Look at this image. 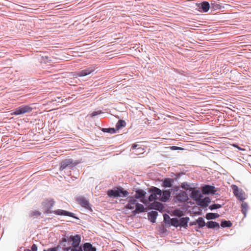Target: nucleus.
Returning <instances> with one entry per match:
<instances>
[{"instance_id": "nucleus-4", "label": "nucleus", "mask_w": 251, "mask_h": 251, "mask_svg": "<svg viewBox=\"0 0 251 251\" xmlns=\"http://www.w3.org/2000/svg\"><path fill=\"white\" fill-rule=\"evenodd\" d=\"M76 201L82 207L90 211H92L91 205L86 198L80 196L76 198Z\"/></svg>"}, {"instance_id": "nucleus-46", "label": "nucleus", "mask_w": 251, "mask_h": 251, "mask_svg": "<svg viewBox=\"0 0 251 251\" xmlns=\"http://www.w3.org/2000/svg\"><path fill=\"white\" fill-rule=\"evenodd\" d=\"M197 223V221L196 222H194L191 223L190 225H191V226H192V225H196Z\"/></svg>"}, {"instance_id": "nucleus-19", "label": "nucleus", "mask_w": 251, "mask_h": 251, "mask_svg": "<svg viewBox=\"0 0 251 251\" xmlns=\"http://www.w3.org/2000/svg\"><path fill=\"white\" fill-rule=\"evenodd\" d=\"M144 211V205L137 202L135 206V209L132 211V214L135 215L136 214L143 212Z\"/></svg>"}, {"instance_id": "nucleus-20", "label": "nucleus", "mask_w": 251, "mask_h": 251, "mask_svg": "<svg viewBox=\"0 0 251 251\" xmlns=\"http://www.w3.org/2000/svg\"><path fill=\"white\" fill-rule=\"evenodd\" d=\"M148 215L149 220L152 223H155L158 215V212L155 211H152L150 212H149Z\"/></svg>"}, {"instance_id": "nucleus-42", "label": "nucleus", "mask_w": 251, "mask_h": 251, "mask_svg": "<svg viewBox=\"0 0 251 251\" xmlns=\"http://www.w3.org/2000/svg\"><path fill=\"white\" fill-rule=\"evenodd\" d=\"M31 251H37V247L36 246V245L35 244H33L31 246Z\"/></svg>"}, {"instance_id": "nucleus-48", "label": "nucleus", "mask_w": 251, "mask_h": 251, "mask_svg": "<svg viewBox=\"0 0 251 251\" xmlns=\"http://www.w3.org/2000/svg\"><path fill=\"white\" fill-rule=\"evenodd\" d=\"M70 249H71V248H68L66 249V251H68Z\"/></svg>"}, {"instance_id": "nucleus-11", "label": "nucleus", "mask_w": 251, "mask_h": 251, "mask_svg": "<svg viewBox=\"0 0 251 251\" xmlns=\"http://www.w3.org/2000/svg\"><path fill=\"white\" fill-rule=\"evenodd\" d=\"M54 203V201L52 199H46L42 202V205L44 208L51 209Z\"/></svg>"}, {"instance_id": "nucleus-6", "label": "nucleus", "mask_w": 251, "mask_h": 251, "mask_svg": "<svg viewBox=\"0 0 251 251\" xmlns=\"http://www.w3.org/2000/svg\"><path fill=\"white\" fill-rule=\"evenodd\" d=\"M96 66L95 65H92L89 67L86 68L77 73V75L79 77L86 76L93 72L96 70Z\"/></svg>"}, {"instance_id": "nucleus-17", "label": "nucleus", "mask_w": 251, "mask_h": 251, "mask_svg": "<svg viewBox=\"0 0 251 251\" xmlns=\"http://www.w3.org/2000/svg\"><path fill=\"white\" fill-rule=\"evenodd\" d=\"M135 192V194L133 196L135 199L144 198L146 194V192L142 189H136Z\"/></svg>"}, {"instance_id": "nucleus-25", "label": "nucleus", "mask_w": 251, "mask_h": 251, "mask_svg": "<svg viewBox=\"0 0 251 251\" xmlns=\"http://www.w3.org/2000/svg\"><path fill=\"white\" fill-rule=\"evenodd\" d=\"M177 199L178 201H185L188 199V197L186 193L185 192L180 193L177 195Z\"/></svg>"}, {"instance_id": "nucleus-14", "label": "nucleus", "mask_w": 251, "mask_h": 251, "mask_svg": "<svg viewBox=\"0 0 251 251\" xmlns=\"http://www.w3.org/2000/svg\"><path fill=\"white\" fill-rule=\"evenodd\" d=\"M233 193L234 195L240 200L243 201L245 199V198L243 196V194L242 191H240L238 189V187L234 185L233 187Z\"/></svg>"}, {"instance_id": "nucleus-5", "label": "nucleus", "mask_w": 251, "mask_h": 251, "mask_svg": "<svg viewBox=\"0 0 251 251\" xmlns=\"http://www.w3.org/2000/svg\"><path fill=\"white\" fill-rule=\"evenodd\" d=\"M76 165L75 163L73 162V160L72 159H68L63 160L61 163V166L60 167V170L62 171L68 167L69 169H72Z\"/></svg>"}, {"instance_id": "nucleus-10", "label": "nucleus", "mask_w": 251, "mask_h": 251, "mask_svg": "<svg viewBox=\"0 0 251 251\" xmlns=\"http://www.w3.org/2000/svg\"><path fill=\"white\" fill-rule=\"evenodd\" d=\"M149 192L153 193V195L155 196L156 199L160 200V198L162 195V191L160 189L156 187L152 186L149 188Z\"/></svg>"}, {"instance_id": "nucleus-39", "label": "nucleus", "mask_w": 251, "mask_h": 251, "mask_svg": "<svg viewBox=\"0 0 251 251\" xmlns=\"http://www.w3.org/2000/svg\"><path fill=\"white\" fill-rule=\"evenodd\" d=\"M102 113L101 111L99 110L97 111H94L91 114V116L92 117H95L99 114H100Z\"/></svg>"}, {"instance_id": "nucleus-26", "label": "nucleus", "mask_w": 251, "mask_h": 251, "mask_svg": "<svg viewBox=\"0 0 251 251\" xmlns=\"http://www.w3.org/2000/svg\"><path fill=\"white\" fill-rule=\"evenodd\" d=\"M220 215L218 213H208L206 214L205 218L207 220H213L219 217Z\"/></svg>"}, {"instance_id": "nucleus-23", "label": "nucleus", "mask_w": 251, "mask_h": 251, "mask_svg": "<svg viewBox=\"0 0 251 251\" xmlns=\"http://www.w3.org/2000/svg\"><path fill=\"white\" fill-rule=\"evenodd\" d=\"M84 251H96V248L90 243H85L83 245Z\"/></svg>"}, {"instance_id": "nucleus-22", "label": "nucleus", "mask_w": 251, "mask_h": 251, "mask_svg": "<svg viewBox=\"0 0 251 251\" xmlns=\"http://www.w3.org/2000/svg\"><path fill=\"white\" fill-rule=\"evenodd\" d=\"M189 221V217H183L181 218L179 220V224L180 226H179L180 227H183L184 228H186L187 226L188 223Z\"/></svg>"}, {"instance_id": "nucleus-43", "label": "nucleus", "mask_w": 251, "mask_h": 251, "mask_svg": "<svg viewBox=\"0 0 251 251\" xmlns=\"http://www.w3.org/2000/svg\"><path fill=\"white\" fill-rule=\"evenodd\" d=\"M43 251H57V250L55 248H50L48 250H44Z\"/></svg>"}, {"instance_id": "nucleus-36", "label": "nucleus", "mask_w": 251, "mask_h": 251, "mask_svg": "<svg viewBox=\"0 0 251 251\" xmlns=\"http://www.w3.org/2000/svg\"><path fill=\"white\" fill-rule=\"evenodd\" d=\"M189 186V185L187 182H183L181 184L182 188L185 189L186 190H189V191H191L192 190V188H188Z\"/></svg>"}, {"instance_id": "nucleus-24", "label": "nucleus", "mask_w": 251, "mask_h": 251, "mask_svg": "<svg viewBox=\"0 0 251 251\" xmlns=\"http://www.w3.org/2000/svg\"><path fill=\"white\" fill-rule=\"evenodd\" d=\"M206 226L208 228H215L216 227H219V224L218 223L214 221H209L206 223Z\"/></svg>"}, {"instance_id": "nucleus-15", "label": "nucleus", "mask_w": 251, "mask_h": 251, "mask_svg": "<svg viewBox=\"0 0 251 251\" xmlns=\"http://www.w3.org/2000/svg\"><path fill=\"white\" fill-rule=\"evenodd\" d=\"M171 192L169 190H164L162 191V195L160 198V201L163 202L167 201L171 196Z\"/></svg>"}, {"instance_id": "nucleus-35", "label": "nucleus", "mask_w": 251, "mask_h": 251, "mask_svg": "<svg viewBox=\"0 0 251 251\" xmlns=\"http://www.w3.org/2000/svg\"><path fill=\"white\" fill-rule=\"evenodd\" d=\"M171 219L170 218V216L166 214L164 215V221L165 223L170 224Z\"/></svg>"}, {"instance_id": "nucleus-13", "label": "nucleus", "mask_w": 251, "mask_h": 251, "mask_svg": "<svg viewBox=\"0 0 251 251\" xmlns=\"http://www.w3.org/2000/svg\"><path fill=\"white\" fill-rule=\"evenodd\" d=\"M191 191H192L190 194L191 198L196 201L202 197V195L199 190H195L192 188V190Z\"/></svg>"}, {"instance_id": "nucleus-27", "label": "nucleus", "mask_w": 251, "mask_h": 251, "mask_svg": "<svg viewBox=\"0 0 251 251\" xmlns=\"http://www.w3.org/2000/svg\"><path fill=\"white\" fill-rule=\"evenodd\" d=\"M248 210V204L246 202H243L241 204V211L244 215V217L246 216V214Z\"/></svg>"}, {"instance_id": "nucleus-34", "label": "nucleus", "mask_w": 251, "mask_h": 251, "mask_svg": "<svg viewBox=\"0 0 251 251\" xmlns=\"http://www.w3.org/2000/svg\"><path fill=\"white\" fill-rule=\"evenodd\" d=\"M222 207V205L220 204L214 203L209 206V209L211 210H213L216 209L220 208Z\"/></svg>"}, {"instance_id": "nucleus-3", "label": "nucleus", "mask_w": 251, "mask_h": 251, "mask_svg": "<svg viewBox=\"0 0 251 251\" xmlns=\"http://www.w3.org/2000/svg\"><path fill=\"white\" fill-rule=\"evenodd\" d=\"M32 110V108L28 105H23L14 109L13 114L18 115L24 114L26 113L30 112Z\"/></svg>"}, {"instance_id": "nucleus-50", "label": "nucleus", "mask_w": 251, "mask_h": 251, "mask_svg": "<svg viewBox=\"0 0 251 251\" xmlns=\"http://www.w3.org/2000/svg\"><path fill=\"white\" fill-rule=\"evenodd\" d=\"M116 251V250H114V251Z\"/></svg>"}, {"instance_id": "nucleus-37", "label": "nucleus", "mask_w": 251, "mask_h": 251, "mask_svg": "<svg viewBox=\"0 0 251 251\" xmlns=\"http://www.w3.org/2000/svg\"><path fill=\"white\" fill-rule=\"evenodd\" d=\"M174 214L175 216H178L179 217H181L183 215L182 211H181L180 210H174Z\"/></svg>"}, {"instance_id": "nucleus-49", "label": "nucleus", "mask_w": 251, "mask_h": 251, "mask_svg": "<svg viewBox=\"0 0 251 251\" xmlns=\"http://www.w3.org/2000/svg\"><path fill=\"white\" fill-rule=\"evenodd\" d=\"M141 202H144V201L142 200L141 201Z\"/></svg>"}, {"instance_id": "nucleus-47", "label": "nucleus", "mask_w": 251, "mask_h": 251, "mask_svg": "<svg viewBox=\"0 0 251 251\" xmlns=\"http://www.w3.org/2000/svg\"><path fill=\"white\" fill-rule=\"evenodd\" d=\"M25 251H31L30 250H29V249H25Z\"/></svg>"}, {"instance_id": "nucleus-28", "label": "nucleus", "mask_w": 251, "mask_h": 251, "mask_svg": "<svg viewBox=\"0 0 251 251\" xmlns=\"http://www.w3.org/2000/svg\"><path fill=\"white\" fill-rule=\"evenodd\" d=\"M126 125V122L124 120H120L118 121L116 125V128L117 130H119L121 128L125 127Z\"/></svg>"}, {"instance_id": "nucleus-29", "label": "nucleus", "mask_w": 251, "mask_h": 251, "mask_svg": "<svg viewBox=\"0 0 251 251\" xmlns=\"http://www.w3.org/2000/svg\"><path fill=\"white\" fill-rule=\"evenodd\" d=\"M41 213L37 210H33L29 212V216L30 217H32L33 218H37L38 216H40Z\"/></svg>"}, {"instance_id": "nucleus-9", "label": "nucleus", "mask_w": 251, "mask_h": 251, "mask_svg": "<svg viewBox=\"0 0 251 251\" xmlns=\"http://www.w3.org/2000/svg\"><path fill=\"white\" fill-rule=\"evenodd\" d=\"M128 199V203L126 205V208L130 210L133 209L135 207L137 201L132 196L129 197Z\"/></svg>"}, {"instance_id": "nucleus-38", "label": "nucleus", "mask_w": 251, "mask_h": 251, "mask_svg": "<svg viewBox=\"0 0 251 251\" xmlns=\"http://www.w3.org/2000/svg\"><path fill=\"white\" fill-rule=\"evenodd\" d=\"M156 200H157L156 198L155 197L154 195H153V193H151V194L149 197V201H155Z\"/></svg>"}, {"instance_id": "nucleus-1", "label": "nucleus", "mask_w": 251, "mask_h": 251, "mask_svg": "<svg viewBox=\"0 0 251 251\" xmlns=\"http://www.w3.org/2000/svg\"><path fill=\"white\" fill-rule=\"evenodd\" d=\"M128 192L125 190L122 187H115L113 189L108 190L107 192V195L110 198L123 197L125 198L127 196Z\"/></svg>"}, {"instance_id": "nucleus-33", "label": "nucleus", "mask_w": 251, "mask_h": 251, "mask_svg": "<svg viewBox=\"0 0 251 251\" xmlns=\"http://www.w3.org/2000/svg\"><path fill=\"white\" fill-rule=\"evenodd\" d=\"M101 131L104 132L110 133L113 134L116 133V129L114 128H102Z\"/></svg>"}, {"instance_id": "nucleus-12", "label": "nucleus", "mask_w": 251, "mask_h": 251, "mask_svg": "<svg viewBox=\"0 0 251 251\" xmlns=\"http://www.w3.org/2000/svg\"><path fill=\"white\" fill-rule=\"evenodd\" d=\"M210 202V199L208 197H205L203 199L201 198L197 201V203L198 205L204 208L208 206V204Z\"/></svg>"}, {"instance_id": "nucleus-31", "label": "nucleus", "mask_w": 251, "mask_h": 251, "mask_svg": "<svg viewBox=\"0 0 251 251\" xmlns=\"http://www.w3.org/2000/svg\"><path fill=\"white\" fill-rule=\"evenodd\" d=\"M197 223L200 228L203 227L205 226H206V223H205L204 219L202 217H199L197 220Z\"/></svg>"}, {"instance_id": "nucleus-21", "label": "nucleus", "mask_w": 251, "mask_h": 251, "mask_svg": "<svg viewBox=\"0 0 251 251\" xmlns=\"http://www.w3.org/2000/svg\"><path fill=\"white\" fill-rule=\"evenodd\" d=\"M199 6L200 8L201 9L203 12H207L210 8V4L207 1H203L201 2Z\"/></svg>"}, {"instance_id": "nucleus-18", "label": "nucleus", "mask_w": 251, "mask_h": 251, "mask_svg": "<svg viewBox=\"0 0 251 251\" xmlns=\"http://www.w3.org/2000/svg\"><path fill=\"white\" fill-rule=\"evenodd\" d=\"M174 182V179L171 178H165L163 180V183L162 184V186L165 188H170L172 187L173 185V183Z\"/></svg>"}, {"instance_id": "nucleus-7", "label": "nucleus", "mask_w": 251, "mask_h": 251, "mask_svg": "<svg viewBox=\"0 0 251 251\" xmlns=\"http://www.w3.org/2000/svg\"><path fill=\"white\" fill-rule=\"evenodd\" d=\"M216 191V188L213 186L205 185L201 187V192L204 194H215Z\"/></svg>"}, {"instance_id": "nucleus-45", "label": "nucleus", "mask_w": 251, "mask_h": 251, "mask_svg": "<svg viewBox=\"0 0 251 251\" xmlns=\"http://www.w3.org/2000/svg\"><path fill=\"white\" fill-rule=\"evenodd\" d=\"M233 145L234 147L237 148L239 150H243V149L242 148H241L240 147H239L238 145H237L236 144H233Z\"/></svg>"}, {"instance_id": "nucleus-8", "label": "nucleus", "mask_w": 251, "mask_h": 251, "mask_svg": "<svg viewBox=\"0 0 251 251\" xmlns=\"http://www.w3.org/2000/svg\"><path fill=\"white\" fill-rule=\"evenodd\" d=\"M69 241L72 242V247L77 248L81 241V238L79 235H76L75 236H71L69 239Z\"/></svg>"}, {"instance_id": "nucleus-16", "label": "nucleus", "mask_w": 251, "mask_h": 251, "mask_svg": "<svg viewBox=\"0 0 251 251\" xmlns=\"http://www.w3.org/2000/svg\"><path fill=\"white\" fill-rule=\"evenodd\" d=\"M149 207L151 209H155L159 211L162 210L163 208V206L159 202L154 201L149 205Z\"/></svg>"}, {"instance_id": "nucleus-32", "label": "nucleus", "mask_w": 251, "mask_h": 251, "mask_svg": "<svg viewBox=\"0 0 251 251\" xmlns=\"http://www.w3.org/2000/svg\"><path fill=\"white\" fill-rule=\"evenodd\" d=\"M232 224L229 221L223 220L221 223V226L223 227H230Z\"/></svg>"}, {"instance_id": "nucleus-40", "label": "nucleus", "mask_w": 251, "mask_h": 251, "mask_svg": "<svg viewBox=\"0 0 251 251\" xmlns=\"http://www.w3.org/2000/svg\"><path fill=\"white\" fill-rule=\"evenodd\" d=\"M71 251H83L81 247H77V248H72L71 249Z\"/></svg>"}, {"instance_id": "nucleus-44", "label": "nucleus", "mask_w": 251, "mask_h": 251, "mask_svg": "<svg viewBox=\"0 0 251 251\" xmlns=\"http://www.w3.org/2000/svg\"><path fill=\"white\" fill-rule=\"evenodd\" d=\"M138 146V145L136 144H134L132 145V146L131 147V149H132V150L136 149L137 147Z\"/></svg>"}, {"instance_id": "nucleus-2", "label": "nucleus", "mask_w": 251, "mask_h": 251, "mask_svg": "<svg viewBox=\"0 0 251 251\" xmlns=\"http://www.w3.org/2000/svg\"><path fill=\"white\" fill-rule=\"evenodd\" d=\"M46 210L44 212L45 213L49 214V213H54L56 215H63V216H67L75 218V219H78L75 216L74 213L65 211L61 209H58L56 210H51V209L45 208Z\"/></svg>"}, {"instance_id": "nucleus-30", "label": "nucleus", "mask_w": 251, "mask_h": 251, "mask_svg": "<svg viewBox=\"0 0 251 251\" xmlns=\"http://www.w3.org/2000/svg\"><path fill=\"white\" fill-rule=\"evenodd\" d=\"M172 226L175 227H178L180 225L179 224V219L176 218H173L171 219L170 223Z\"/></svg>"}, {"instance_id": "nucleus-41", "label": "nucleus", "mask_w": 251, "mask_h": 251, "mask_svg": "<svg viewBox=\"0 0 251 251\" xmlns=\"http://www.w3.org/2000/svg\"><path fill=\"white\" fill-rule=\"evenodd\" d=\"M136 154L143 153V149L141 147L137 148L136 150Z\"/></svg>"}]
</instances>
